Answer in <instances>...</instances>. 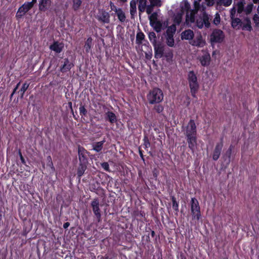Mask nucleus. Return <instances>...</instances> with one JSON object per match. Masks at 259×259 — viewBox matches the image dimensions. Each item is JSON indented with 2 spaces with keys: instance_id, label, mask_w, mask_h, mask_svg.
Instances as JSON below:
<instances>
[{
  "instance_id": "f257e3e1",
  "label": "nucleus",
  "mask_w": 259,
  "mask_h": 259,
  "mask_svg": "<svg viewBox=\"0 0 259 259\" xmlns=\"http://www.w3.org/2000/svg\"><path fill=\"white\" fill-rule=\"evenodd\" d=\"M182 12L184 13V12H186V23L189 25L195 22L194 15L197 12L195 10H190V4L187 1H183L180 5Z\"/></svg>"
},
{
  "instance_id": "f03ea898",
  "label": "nucleus",
  "mask_w": 259,
  "mask_h": 259,
  "mask_svg": "<svg viewBox=\"0 0 259 259\" xmlns=\"http://www.w3.org/2000/svg\"><path fill=\"white\" fill-rule=\"evenodd\" d=\"M188 81L192 96L196 98V94L198 90L199 85L197 78L193 71H190L188 73Z\"/></svg>"
},
{
  "instance_id": "7ed1b4c3",
  "label": "nucleus",
  "mask_w": 259,
  "mask_h": 259,
  "mask_svg": "<svg viewBox=\"0 0 259 259\" xmlns=\"http://www.w3.org/2000/svg\"><path fill=\"white\" fill-rule=\"evenodd\" d=\"M149 103L153 104L161 102L163 99V95L162 91L159 89L155 88L151 91L147 96Z\"/></svg>"
},
{
  "instance_id": "20e7f679",
  "label": "nucleus",
  "mask_w": 259,
  "mask_h": 259,
  "mask_svg": "<svg viewBox=\"0 0 259 259\" xmlns=\"http://www.w3.org/2000/svg\"><path fill=\"white\" fill-rule=\"evenodd\" d=\"M191 212L193 220L198 221L200 218V209L198 200L195 198L191 200Z\"/></svg>"
},
{
  "instance_id": "39448f33",
  "label": "nucleus",
  "mask_w": 259,
  "mask_h": 259,
  "mask_svg": "<svg viewBox=\"0 0 259 259\" xmlns=\"http://www.w3.org/2000/svg\"><path fill=\"white\" fill-rule=\"evenodd\" d=\"M176 30V27L175 24L167 27L166 31L165 38L166 44L170 47L174 46L175 40L174 39V35Z\"/></svg>"
},
{
  "instance_id": "423d86ee",
  "label": "nucleus",
  "mask_w": 259,
  "mask_h": 259,
  "mask_svg": "<svg viewBox=\"0 0 259 259\" xmlns=\"http://www.w3.org/2000/svg\"><path fill=\"white\" fill-rule=\"evenodd\" d=\"M209 17L205 12L196 19V25L199 28H202L204 26L208 28L210 26Z\"/></svg>"
},
{
  "instance_id": "0eeeda50",
  "label": "nucleus",
  "mask_w": 259,
  "mask_h": 259,
  "mask_svg": "<svg viewBox=\"0 0 259 259\" xmlns=\"http://www.w3.org/2000/svg\"><path fill=\"white\" fill-rule=\"evenodd\" d=\"M196 126L193 120H190L186 126L185 134L186 137H196Z\"/></svg>"
},
{
  "instance_id": "6e6552de",
  "label": "nucleus",
  "mask_w": 259,
  "mask_h": 259,
  "mask_svg": "<svg viewBox=\"0 0 259 259\" xmlns=\"http://www.w3.org/2000/svg\"><path fill=\"white\" fill-rule=\"evenodd\" d=\"M224 38L223 32L219 29L214 30L210 35V41L211 42L217 43L222 42Z\"/></svg>"
},
{
  "instance_id": "1a4fd4ad",
  "label": "nucleus",
  "mask_w": 259,
  "mask_h": 259,
  "mask_svg": "<svg viewBox=\"0 0 259 259\" xmlns=\"http://www.w3.org/2000/svg\"><path fill=\"white\" fill-rule=\"evenodd\" d=\"M33 6L31 3H29V2L25 3L19 8L16 14V17L18 18H21Z\"/></svg>"
},
{
  "instance_id": "9d476101",
  "label": "nucleus",
  "mask_w": 259,
  "mask_h": 259,
  "mask_svg": "<svg viewBox=\"0 0 259 259\" xmlns=\"http://www.w3.org/2000/svg\"><path fill=\"white\" fill-rule=\"evenodd\" d=\"M148 15H149L148 18L151 26L153 27L155 30H159V20H157V13L156 12H152L150 14Z\"/></svg>"
},
{
  "instance_id": "9b49d317",
  "label": "nucleus",
  "mask_w": 259,
  "mask_h": 259,
  "mask_svg": "<svg viewBox=\"0 0 259 259\" xmlns=\"http://www.w3.org/2000/svg\"><path fill=\"white\" fill-rule=\"evenodd\" d=\"M189 43L192 46L199 48L204 47L206 44L205 40L202 38L201 34L196 35L195 38L194 39H192Z\"/></svg>"
},
{
  "instance_id": "f8f14e48",
  "label": "nucleus",
  "mask_w": 259,
  "mask_h": 259,
  "mask_svg": "<svg viewBox=\"0 0 259 259\" xmlns=\"http://www.w3.org/2000/svg\"><path fill=\"white\" fill-rule=\"evenodd\" d=\"M91 206L94 214L99 221L101 218V211L99 208V201L97 198L94 199L91 202Z\"/></svg>"
},
{
  "instance_id": "ddd939ff",
  "label": "nucleus",
  "mask_w": 259,
  "mask_h": 259,
  "mask_svg": "<svg viewBox=\"0 0 259 259\" xmlns=\"http://www.w3.org/2000/svg\"><path fill=\"white\" fill-rule=\"evenodd\" d=\"M153 47L155 53V57L156 58H161L164 54V47L159 43L153 45Z\"/></svg>"
},
{
  "instance_id": "4468645a",
  "label": "nucleus",
  "mask_w": 259,
  "mask_h": 259,
  "mask_svg": "<svg viewBox=\"0 0 259 259\" xmlns=\"http://www.w3.org/2000/svg\"><path fill=\"white\" fill-rule=\"evenodd\" d=\"M138 3L139 16L145 11L147 14V9L149 5L147 4V0H139L138 1Z\"/></svg>"
},
{
  "instance_id": "2eb2a0df",
  "label": "nucleus",
  "mask_w": 259,
  "mask_h": 259,
  "mask_svg": "<svg viewBox=\"0 0 259 259\" xmlns=\"http://www.w3.org/2000/svg\"><path fill=\"white\" fill-rule=\"evenodd\" d=\"M189 148L194 153L197 146L196 137H186Z\"/></svg>"
},
{
  "instance_id": "dca6fc26",
  "label": "nucleus",
  "mask_w": 259,
  "mask_h": 259,
  "mask_svg": "<svg viewBox=\"0 0 259 259\" xmlns=\"http://www.w3.org/2000/svg\"><path fill=\"white\" fill-rule=\"evenodd\" d=\"M223 146V144L222 142L219 143L216 145L212 154V159L214 160H217L219 159L221 153Z\"/></svg>"
},
{
  "instance_id": "f3484780",
  "label": "nucleus",
  "mask_w": 259,
  "mask_h": 259,
  "mask_svg": "<svg viewBox=\"0 0 259 259\" xmlns=\"http://www.w3.org/2000/svg\"><path fill=\"white\" fill-rule=\"evenodd\" d=\"M64 48V44L58 41H55L50 46V49L56 53H60Z\"/></svg>"
},
{
  "instance_id": "a211bd4d",
  "label": "nucleus",
  "mask_w": 259,
  "mask_h": 259,
  "mask_svg": "<svg viewBox=\"0 0 259 259\" xmlns=\"http://www.w3.org/2000/svg\"><path fill=\"white\" fill-rule=\"evenodd\" d=\"M150 4L147 9V14H150L155 7H160L162 5L160 0H149Z\"/></svg>"
},
{
  "instance_id": "6ab92c4d",
  "label": "nucleus",
  "mask_w": 259,
  "mask_h": 259,
  "mask_svg": "<svg viewBox=\"0 0 259 259\" xmlns=\"http://www.w3.org/2000/svg\"><path fill=\"white\" fill-rule=\"evenodd\" d=\"M51 5V0H39V10L45 12Z\"/></svg>"
},
{
  "instance_id": "aec40b11",
  "label": "nucleus",
  "mask_w": 259,
  "mask_h": 259,
  "mask_svg": "<svg viewBox=\"0 0 259 259\" xmlns=\"http://www.w3.org/2000/svg\"><path fill=\"white\" fill-rule=\"evenodd\" d=\"M199 60L202 66L208 65L210 60L209 54L207 52H204L203 55L200 57Z\"/></svg>"
},
{
  "instance_id": "412c9836",
  "label": "nucleus",
  "mask_w": 259,
  "mask_h": 259,
  "mask_svg": "<svg viewBox=\"0 0 259 259\" xmlns=\"http://www.w3.org/2000/svg\"><path fill=\"white\" fill-rule=\"evenodd\" d=\"M98 19L104 23H108L110 22V15L108 12L102 11L98 16Z\"/></svg>"
},
{
  "instance_id": "4be33fe9",
  "label": "nucleus",
  "mask_w": 259,
  "mask_h": 259,
  "mask_svg": "<svg viewBox=\"0 0 259 259\" xmlns=\"http://www.w3.org/2000/svg\"><path fill=\"white\" fill-rule=\"evenodd\" d=\"M87 151L82 147L79 146L78 147V154L79 159L80 162H86V153Z\"/></svg>"
},
{
  "instance_id": "5701e85b",
  "label": "nucleus",
  "mask_w": 259,
  "mask_h": 259,
  "mask_svg": "<svg viewBox=\"0 0 259 259\" xmlns=\"http://www.w3.org/2000/svg\"><path fill=\"white\" fill-rule=\"evenodd\" d=\"M194 37V32L191 29H187L183 31L181 34L182 39L192 40Z\"/></svg>"
},
{
  "instance_id": "b1692460",
  "label": "nucleus",
  "mask_w": 259,
  "mask_h": 259,
  "mask_svg": "<svg viewBox=\"0 0 259 259\" xmlns=\"http://www.w3.org/2000/svg\"><path fill=\"white\" fill-rule=\"evenodd\" d=\"M138 3L137 0H132L130 4V12L132 18H134L135 15L137 14V4Z\"/></svg>"
},
{
  "instance_id": "393cba45",
  "label": "nucleus",
  "mask_w": 259,
  "mask_h": 259,
  "mask_svg": "<svg viewBox=\"0 0 259 259\" xmlns=\"http://www.w3.org/2000/svg\"><path fill=\"white\" fill-rule=\"evenodd\" d=\"M231 20L232 26L234 28L239 29L241 27L243 22L239 18L234 17L232 18Z\"/></svg>"
},
{
  "instance_id": "a878e982",
  "label": "nucleus",
  "mask_w": 259,
  "mask_h": 259,
  "mask_svg": "<svg viewBox=\"0 0 259 259\" xmlns=\"http://www.w3.org/2000/svg\"><path fill=\"white\" fill-rule=\"evenodd\" d=\"M243 24L242 25V28L243 30H246L248 31H251L252 30V27L251 26V21L249 18H245L243 21L242 22Z\"/></svg>"
},
{
  "instance_id": "bb28decb",
  "label": "nucleus",
  "mask_w": 259,
  "mask_h": 259,
  "mask_svg": "<svg viewBox=\"0 0 259 259\" xmlns=\"http://www.w3.org/2000/svg\"><path fill=\"white\" fill-rule=\"evenodd\" d=\"M85 162H80L77 169V174L79 177H81L87 169Z\"/></svg>"
},
{
  "instance_id": "cd10ccee",
  "label": "nucleus",
  "mask_w": 259,
  "mask_h": 259,
  "mask_svg": "<svg viewBox=\"0 0 259 259\" xmlns=\"http://www.w3.org/2000/svg\"><path fill=\"white\" fill-rule=\"evenodd\" d=\"M73 65L70 63L68 59H65L63 66L61 68V71L63 72L68 71L73 67Z\"/></svg>"
},
{
  "instance_id": "c85d7f7f",
  "label": "nucleus",
  "mask_w": 259,
  "mask_h": 259,
  "mask_svg": "<svg viewBox=\"0 0 259 259\" xmlns=\"http://www.w3.org/2000/svg\"><path fill=\"white\" fill-rule=\"evenodd\" d=\"M244 4L245 0H239V1L237 3L235 7L238 13L240 14L244 11Z\"/></svg>"
},
{
  "instance_id": "c756f323",
  "label": "nucleus",
  "mask_w": 259,
  "mask_h": 259,
  "mask_svg": "<svg viewBox=\"0 0 259 259\" xmlns=\"http://www.w3.org/2000/svg\"><path fill=\"white\" fill-rule=\"evenodd\" d=\"M106 115L107 116L108 120L111 123H113L116 121V117L115 114L113 112L108 111L107 112H106Z\"/></svg>"
},
{
  "instance_id": "7c9ffc66",
  "label": "nucleus",
  "mask_w": 259,
  "mask_h": 259,
  "mask_svg": "<svg viewBox=\"0 0 259 259\" xmlns=\"http://www.w3.org/2000/svg\"><path fill=\"white\" fill-rule=\"evenodd\" d=\"M105 142V141H102L94 143L93 145V150L97 152L101 151L103 148V145Z\"/></svg>"
},
{
  "instance_id": "2f4dec72",
  "label": "nucleus",
  "mask_w": 259,
  "mask_h": 259,
  "mask_svg": "<svg viewBox=\"0 0 259 259\" xmlns=\"http://www.w3.org/2000/svg\"><path fill=\"white\" fill-rule=\"evenodd\" d=\"M118 19L121 22H124L125 20V15L124 13L122 11L121 9H118V11L116 12Z\"/></svg>"
},
{
  "instance_id": "473e14b6",
  "label": "nucleus",
  "mask_w": 259,
  "mask_h": 259,
  "mask_svg": "<svg viewBox=\"0 0 259 259\" xmlns=\"http://www.w3.org/2000/svg\"><path fill=\"white\" fill-rule=\"evenodd\" d=\"M82 4V1L81 0H73L72 1V9L74 11L78 10L81 5Z\"/></svg>"
},
{
  "instance_id": "72a5a7b5",
  "label": "nucleus",
  "mask_w": 259,
  "mask_h": 259,
  "mask_svg": "<svg viewBox=\"0 0 259 259\" xmlns=\"http://www.w3.org/2000/svg\"><path fill=\"white\" fill-rule=\"evenodd\" d=\"M183 15V13H180L177 14V15H176L175 16V17H174L175 24H174L175 25H176V24L179 25L180 24V23L182 21Z\"/></svg>"
},
{
  "instance_id": "f704fd0d",
  "label": "nucleus",
  "mask_w": 259,
  "mask_h": 259,
  "mask_svg": "<svg viewBox=\"0 0 259 259\" xmlns=\"http://www.w3.org/2000/svg\"><path fill=\"white\" fill-rule=\"evenodd\" d=\"M144 38L145 35L143 32H138L136 35V43L138 44H141Z\"/></svg>"
},
{
  "instance_id": "c9c22d12",
  "label": "nucleus",
  "mask_w": 259,
  "mask_h": 259,
  "mask_svg": "<svg viewBox=\"0 0 259 259\" xmlns=\"http://www.w3.org/2000/svg\"><path fill=\"white\" fill-rule=\"evenodd\" d=\"M92 38H88L84 45V49L87 52H89L91 48L92 45Z\"/></svg>"
},
{
  "instance_id": "e433bc0d",
  "label": "nucleus",
  "mask_w": 259,
  "mask_h": 259,
  "mask_svg": "<svg viewBox=\"0 0 259 259\" xmlns=\"http://www.w3.org/2000/svg\"><path fill=\"white\" fill-rule=\"evenodd\" d=\"M159 30H155L157 32L161 31L162 29L167 28L168 25V22L167 20H164L163 22L159 21Z\"/></svg>"
},
{
  "instance_id": "4c0bfd02",
  "label": "nucleus",
  "mask_w": 259,
  "mask_h": 259,
  "mask_svg": "<svg viewBox=\"0 0 259 259\" xmlns=\"http://www.w3.org/2000/svg\"><path fill=\"white\" fill-rule=\"evenodd\" d=\"M149 38L151 42L153 45H154L157 43L156 42V34L154 32H151L149 33Z\"/></svg>"
},
{
  "instance_id": "58836bf2",
  "label": "nucleus",
  "mask_w": 259,
  "mask_h": 259,
  "mask_svg": "<svg viewBox=\"0 0 259 259\" xmlns=\"http://www.w3.org/2000/svg\"><path fill=\"white\" fill-rule=\"evenodd\" d=\"M232 3V0H219V3L221 5L225 7H228L231 5Z\"/></svg>"
},
{
  "instance_id": "ea45409f",
  "label": "nucleus",
  "mask_w": 259,
  "mask_h": 259,
  "mask_svg": "<svg viewBox=\"0 0 259 259\" xmlns=\"http://www.w3.org/2000/svg\"><path fill=\"white\" fill-rule=\"evenodd\" d=\"M253 5L252 4H249L247 5L246 8L244 9L245 13L247 15L250 14L253 8Z\"/></svg>"
},
{
  "instance_id": "a19ab883",
  "label": "nucleus",
  "mask_w": 259,
  "mask_h": 259,
  "mask_svg": "<svg viewBox=\"0 0 259 259\" xmlns=\"http://www.w3.org/2000/svg\"><path fill=\"white\" fill-rule=\"evenodd\" d=\"M28 87H29L28 83H27L25 82L23 84V85L20 90V92H21L22 98L23 97V95H24L25 91L27 90Z\"/></svg>"
},
{
  "instance_id": "79ce46f5",
  "label": "nucleus",
  "mask_w": 259,
  "mask_h": 259,
  "mask_svg": "<svg viewBox=\"0 0 259 259\" xmlns=\"http://www.w3.org/2000/svg\"><path fill=\"white\" fill-rule=\"evenodd\" d=\"M172 208L177 212L179 210V204L177 203L176 198L174 197H172Z\"/></svg>"
},
{
  "instance_id": "37998d69",
  "label": "nucleus",
  "mask_w": 259,
  "mask_h": 259,
  "mask_svg": "<svg viewBox=\"0 0 259 259\" xmlns=\"http://www.w3.org/2000/svg\"><path fill=\"white\" fill-rule=\"evenodd\" d=\"M163 56L166 58L167 60L169 61L172 58L173 54L171 51H168L164 53Z\"/></svg>"
},
{
  "instance_id": "c03bdc74",
  "label": "nucleus",
  "mask_w": 259,
  "mask_h": 259,
  "mask_svg": "<svg viewBox=\"0 0 259 259\" xmlns=\"http://www.w3.org/2000/svg\"><path fill=\"white\" fill-rule=\"evenodd\" d=\"M220 22V17L218 13H217L215 15V17L213 19V23L215 25L219 24Z\"/></svg>"
},
{
  "instance_id": "a18cd8bd",
  "label": "nucleus",
  "mask_w": 259,
  "mask_h": 259,
  "mask_svg": "<svg viewBox=\"0 0 259 259\" xmlns=\"http://www.w3.org/2000/svg\"><path fill=\"white\" fill-rule=\"evenodd\" d=\"M79 110L80 115H85L87 113V110L83 106H80L79 107Z\"/></svg>"
},
{
  "instance_id": "49530a36",
  "label": "nucleus",
  "mask_w": 259,
  "mask_h": 259,
  "mask_svg": "<svg viewBox=\"0 0 259 259\" xmlns=\"http://www.w3.org/2000/svg\"><path fill=\"white\" fill-rule=\"evenodd\" d=\"M102 167L107 171H110L109 165L107 162H103L101 163Z\"/></svg>"
},
{
  "instance_id": "de8ad7c7",
  "label": "nucleus",
  "mask_w": 259,
  "mask_h": 259,
  "mask_svg": "<svg viewBox=\"0 0 259 259\" xmlns=\"http://www.w3.org/2000/svg\"><path fill=\"white\" fill-rule=\"evenodd\" d=\"M253 21L255 24L256 26H258L259 24V16L257 14H255L253 17Z\"/></svg>"
},
{
  "instance_id": "09e8293b",
  "label": "nucleus",
  "mask_w": 259,
  "mask_h": 259,
  "mask_svg": "<svg viewBox=\"0 0 259 259\" xmlns=\"http://www.w3.org/2000/svg\"><path fill=\"white\" fill-rule=\"evenodd\" d=\"M201 0H198V1L194 0L193 1L194 7H195V10L196 11H198L199 8V2Z\"/></svg>"
},
{
  "instance_id": "8fccbe9b",
  "label": "nucleus",
  "mask_w": 259,
  "mask_h": 259,
  "mask_svg": "<svg viewBox=\"0 0 259 259\" xmlns=\"http://www.w3.org/2000/svg\"><path fill=\"white\" fill-rule=\"evenodd\" d=\"M236 10L237 9L236 8V7L234 6L231 9L230 16H231V19L235 17Z\"/></svg>"
},
{
  "instance_id": "3c124183",
  "label": "nucleus",
  "mask_w": 259,
  "mask_h": 259,
  "mask_svg": "<svg viewBox=\"0 0 259 259\" xmlns=\"http://www.w3.org/2000/svg\"><path fill=\"white\" fill-rule=\"evenodd\" d=\"M231 153H232V150L231 148H229L226 152V155L227 156H228V159L227 161L228 163H229L230 162V158H231Z\"/></svg>"
},
{
  "instance_id": "603ef678",
  "label": "nucleus",
  "mask_w": 259,
  "mask_h": 259,
  "mask_svg": "<svg viewBox=\"0 0 259 259\" xmlns=\"http://www.w3.org/2000/svg\"><path fill=\"white\" fill-rule=\"evenodd\" d=\"M110 5L111 9L112 10L115 11L116 13L117 12V11H118V9H117L116 7L111 2H110Z\"/></svg>"
},
{
  "instance_id": "864d4df0",
  "label": "nucleus",
  "mask_w": 259,
  "mask_h": 259,
  "mask_svg": "<svg viewBox=\"0 0 259 259\" xmlns=\"http://www.w3.org/2000/svg\"><path fill=\"white\" fill-rule=\"evenodd\" d=\"M205 1L208 6H212L214 3V0H205Z\"/></svg>"
},
{
  "instance_id": "5fc2aeb1",
  "label": "nucleus",
  "mask_w": 259,
  "mask_h": 259,
  "mask_svg": "<svg viewBox=\"0 0 259 259\" xmlns=\"http://www.w3.org/2000/svg\"><path fill=\"white\" fill-rule=\"evenodd\" d=\"M155 110L159 113L161 112L162 110H163V108L162 106H157L155 107Z\"/></svg>"
},
{
  "instance_id": "6e6d98bb",
  "label": "nucleus",
  "mask_w": 259,
  "mask_h": 259,
  "mask_svg": "<svg viewBox=\"0 0 259 259\" xmlns=\"http://www.w3.org/2000/svg\"><path fill=\"white\" fill-rule=\"evenodd\" d=\"M151 56H152V54H148L147 53H146V58L147 59H150L151 58Z\"/></svg>"
},
{
  "instance_id": "4d7b16f0",
  "label": "nucleus",
  "mask_w": 259,
  "mask_h": 259,
  "mask_svg": "<svg viewBox=\"0 0 259 259\" xmlns=\"http://www.w3.org/2000/svg\"><path fill=\"white\" fill-rule=\"evenodd\" d=\"M69 225H70V224H69V223H68V222L65 223V224H64V225H63V227H64L65 229H66V228H67L69 227Z\"/></svg>"
},
{
  "instance_id": "13d9d810",
  "label": "nucleus",
  "mask_w": 259,
  "mask_h": 259,
  "mask_svg": "<svg viewBox=\"0 0 259 259\" xmlns=\"http://www.w3.org/2000/svg\"><path fill=\"white\" fill-rule=\"evenodd\" d=\"M20 159H21V162H22L23 163H25V160H24V158H23V157L22 155H20Z\"/></svg>"
},
{
  "instance_id": "bf43d9fd",
  "label": "nucleus",
  "mask_w": 259,
  "mask_h": 259,
  "mask_svg": "<svg viewBox=\"0 0 259 259\" xmlns=\"http://www.w3.org/2000/svg\"><path fill=\"white\" fill-rule=\"evenodd\" d=\"M37 0H32L31 2H29V3H31L32 5L33 6L34 4L36 3Z\"/></svg>"
},
{
  "instance_id": "052dcab7",
  "label": "nucleus",
  "mask_w": 259,
  "mask_h": 259,
  "mask_svg": "<svg viewBox=\"0 0 259 259\" xmlns=\"http://www.w3.org/2000/svg\"><path fill=\"white\" fill-rule=\"evenodd\" d=\"M252 2L254 4H259V0H252Z\"/></svg>"
},
{
  "instance_id": "680f3d73",
  "label": "nucleus",
  "mask_w": 259,
  "mask_h": 259,
  "mask_svg": "<svg viewBox=\"0 0 259 259\" xmlns=\"http://www.w3.org/2000/svg\"><path fill=\"white\" fill-rule=\"evenodd\" d=\"M217 51H213V52H212V56H213L215 55V54H217Z\"/></svg>"
},
{
  "instance_id": "e2e57ef3",
  "label": "nucleus",
  "mask_w": 259,
  "mask_h": 259,
  "mask_svg": "<svg viewBox=\"0 0 259 259\" xmlns=\"http://www.w3.org/2000/svg\"><path fill=\"white\" fill-rule=\"evenodd\" d=\"M20 82H19V83L17 84L16 87L15 88V89H16V90H17V89H18V87H19V85H20Z\"/></svg>"
},
{
  "instance_id": "0e129e2a",
  "label": "nucleus",
  "mask_w": 259,
  "mask_h": 259,
  "mask_svg": "<svg viewBox=\"0 0 259 259\" xmlns=\"http://www.w3.org/2000/svg\"><path fill=\"white\" fill-rule=\"evenodd\" d=\"M257 12L258 14H259V5L258 6V7L257 8Z\"/></svg>"
},
{
  "instance_id": "69168bd1",
  "label": "nucleus",
  "mask_w": 259,
  "mask_h": 259,
  "mask_svg": "<svg viewBox=\"0 0 259 259\" xmlns=\"http://www.w3.org/2000/svg\"><path fill=\"white\" fill-rule=\"evenodd\" d=\"M150 145V143L149 142H147V143H146V147H147L148 146H149Z\"/></svg>"
},
{
  "instance_id": "338daca9",
  "label": "nucleus",
  "mask_w": 259,
  "mask_h": 259,
  "mask_svg": "<svg viewBox=\"0 0 259 259\" xmlns=\"http://www.w3.org/2000/svg\"><path fill=\"white\" fill-rule=\"evenodd\" d=\"M18 153H19V156L20 157V155H22V154H21V152L20 150H19Z\"/></svg>"
},
{
  "instance_id": "774afa93",
  "label": "nucleus",
  "mask_w": 259,
  "mask_h": 259,
  "mask_svg": "<svg viewBox=\"0 0 259 259\" xmlns=\"http://www.w3.org/2000/svg\"><path fill=\"white\" fill-rule=\"evenodd\" d=\"M140 154L141 157L143 158V154L140 151Z\"/></svg>"
}]
</instances>
